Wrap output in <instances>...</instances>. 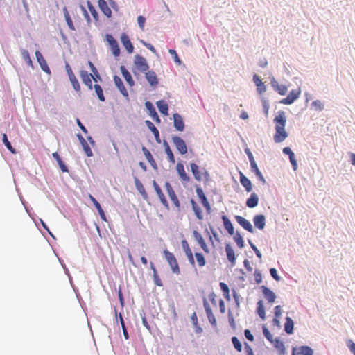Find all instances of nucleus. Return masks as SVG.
<instances>
[{
    "mask_svg": "<svg viewBox=\"0 0 355 355\" xmlns=\"http://www.w3.org/2000/svg\"><path fill=\"white\" fill-rule=\"evenodd\" d=\"M223 243L227 259L230 262V268H231L235 266L238 254H236L234 248L230 241H225Z\"/></svg>",
    "mask_w": 355,
    "mask_h": 355,
    "instance_id": "nucleus-1",
    "label": "nucleus"
},
{
    "mask_svg": "<svg viewBox=\"0 0 355 355\" xmlns=\"http://www.w3.org/2000/svg\"><path fill=\"white\" fill-rule=\"evenodd\" d=\"M163 254L174 274H180V269L175 255L168 250H164Z\"/></svg>",
    "mask_w": 355,
    "mask_h": 355,
    "instance_id": "nucleus-2",
    "label": "nucleus"
},
{
    "mask_svg": "<svg viewBox=\"0 0 355 355\" xmlns=\"http://www.w3.org/2000/svg\"><path fill=\"white\" fill-rule=\"evenodd\" d=\"M259 288L268 304L272 305L275 302L277 295L270 288L266 285H261Z\"/></svg>",
    "mask_w": 355,
    "mask_h": 355,
    "instance_id": "nucleus-3",
    "label": "nucleus"
},
{
    "mask_svg": "<svg viewBox=\"0 0 355 355\" xmlns=\"http://www.w3.org/2000/svg\"><path fill=\"white\" fill-rule=\"evenodd\" d=\"M291 355H314V350L307 345H293Z\"/></svg>",
    "mask_w": 355,
    "mask_h": 355,
    "instance_id": "nucleus-4",
    "label": "nucleus"
},
{
    "mask_svg": "<svg viewBox=\"0 0 355 355\" xmlns=\"http://www.w3.org/2000/svg\"><path fill=\"white\" fill-rule=\"evenodd\" d=\"M282 153L288 157L291 168L293 171H297L298 169V163L295 153L293 151L290 146H285L282 148Z\"/></svg>",
    "mask_w": 355,
    "mask_h": 355,
    "instance_id": "nucleus-5",
    "label": "nucleus"
},
{
    "mask_svg": "<svg viewBox=\"0 0 355 355\" xmlns=\"http://www.w3.org/2000/svg\"><path fill=\"white\" fill-rule=\"evenodd\" d=\"M252 82L256 86V92L258 95L261 96L267 91V85L263 82L261 77L255 73L252 75Z\"/></svg>",
    "mask_w": 355,
    "mask_h": 355,
    "instance_id": "nucleus-6",
    "label": "nucleus"
},
{
    "mask_svg": "<svg viewBox=\"0 0 355 355\" xmlns=\"http://www.w3.org/2000/svg\"><path fill=\"white\" fill-rule=\"evenodd\" d=\"M234 219L236 221V223L245 230L247 232L254 234L256 233V230H254V227L250 223V221L245 218L239 216V215H234Z\"/></svg>",
    "mask_w": 355,
    "mask_h": 355,
    "instance_id": "nucleus-7",
    "label": "nucleus"
},
{
    "mask_svg": "<svg viewBox=\"0 0 355 355\" xmlns=\"http://www.w3.org/2000/svg\"><path fill=\"white\" fill-rule=\"evenodd\" d=\"M286 122L287 118L285 112L283 110H279L273 119L275 129L286 128Z\"/></svg>",
    "mask_w": 355,
    "mask_h": 355,
    "instance_id": "nucleus-8",
    "label": "nucleus"
},
{
    "mask_svg": "<svg viewBox=\"0 0 355 355\" xmlns=\"http://www.w3.org/2000/svg\"><path fill=\"white\" fill-rule=\"evenodd\" d=\"M252 222L254 230H263L266 224V217L262 213L256 214L253 216Z\"/></svg>",
    "mask_w": 355,
    "mask_h": 355,
    "instance_id": "nucleus-9",
    "label": "nucleus"
},
{
    "mask_svg": "<svg viewBox=\"0 0 355 355\" xmlns=\"http://www.w3.org/2000/svg\"><path fill=\"white\" fill-rule=\"evenodd\" d=\"M239 174V181L242 187L245 189L247 193L253 191L254 184L252 181L239 169H238Z\"/></svg>",
    "mask_w": 355,
    "mask_h": 355,
    "instance_id": "nucleus-10",
    "label": "nucleus"
},
{
    "mask_svg": "<svg viewBox=\"0 0 355 355\" xmlns=\"http://www.w3.org/2000/svg\"><path fill=\"white\" fill-rule=\"evenodd\" d=\"M134 64L141 72H146L149 69L146 60L140 55H136L135 56Z\"/></svg>",
    "mask_w": 355,
    "mask_h": 355,
    "instance_id": "nucleus-11",
    "label": "nucleus"
},
{
    "mask_svg": "<svg viewBox=\"0 0 355 355\" xmlns=\"http://www.w3.org/2000/svg\"><path fill=\"white\" fill-rule=\"evenodd\" d=\"M255 314L257 315L262 321L267 318L266 308L263 299H259L256 303Z\"/></svg>",
    "mask_w": 355,
    "mask_h": 355,
    "instance_id": "nucleus-12",
    "label": "nucleus"
},
{
    "mask_svg": "<svg viewBox=\"0 0 355 355\" xmlns=\"http://www.w3.org/2000/svg\"><path fill=\"white\" fill-rule=\"evenodd\" d=\"M275 133L273 135V140L276 144H280L286 140L289 136V133L286 131V128H277L275 129Z\"/></svg>",
    "mask_w": 355,
    "mask_h": 355,
    "instance_id": "nucleus-13",
    "label": "nucleus"
},
{
    "mask_svg": "<svg viewBox=\"0 0 355 355\" xmlns=\"http://www.w3.org/2000/svg\"><path fill=\"white\" fill-rule=\"evenodd\" d=\"M172 141L181 155H185L187 153V147L185 141L181 137L173 136L172 137Z\"/></svg>",
    "mask_w": 355,
    "mask_h": 355,
    "instance_id": "nucleus-14",
    "label": "nucleus"
},
{
    "mask_svg": "<svg viewBox=\"0 0 355 355\" xmlns=\"http://www.w3.org/2000/svg\"><path fill=\"white\" fill-rule=\"evenodd\" d=\"M80 76L82 79L83 83L87 86L89 90L93 89L92 79L96 82V78L93 74L89 73L87 71L81 70L80 71Z\"/></svg>",
    "mask_w": 355,
    "mask_h": 355,
    "instance_id": "nucleus-15",
    "label": "nucleus"
},
{
    "mask_svg": "<svg viewBox=\"0 0 355 355\" xmlns=\"http://www.w3.org/2000/svg\"><path fill=\"white\" fill-rule=\"evenodd\" d=\"M223 229L227 232L226 235L230 236L231 235L235 234L236 231L234 228V225L231 221L230 217L225 214L223 212Z\"/></svg>",
    "mask_w": 355,
    "mask_h": 355,
    "instance_id": "nucleus-16",
    "label": "nucleus"
},
{
    "mask_svg": "<svg viewBox=\"0 0 355 355\" xmlns=\"http://www.w3.org/2000/svg\"><path fill=\"white\" fill-rule=\"evenodd\" d=\"M250 196L245 200V206L250 209L255 208L259 202V197L254 191L250 192Z\"/></svg>",
    "mask_w": 355,
    "mask_h": 355,
    "instance_id": "nucleus-17",
    "label": "nucleus"
},
{
    "mask_svg": "<svg viewBox=\"0 0 355 355\" xmlns=\"http://www.w3.org/2000/svg\"><path fill=\"white\" fill-rule=\"evenodd\" d=\"M106 40L110 46V48L112 51V54L115 57L119 56L120 48H119L117 41L111 35H106Z\"/></svg>",
    "mask_w": 355,
    "mask_h": 355,
    "instance_id": "nucleus-18",
    "label": "nucleus"
},
{
    "mask_svg": "<svg viewBox=\"0 0 355 355\" xmlns=\"http://www.w3.org/2000/svg\"><path fill=\"white\" fill-rule=\"evenodd\" d=\"M165 188H166L167 193H168L169 198H171L172 202L173 203V205L176 207L180 208V201L178 200V198L176 196V194H175V193L172 186L171 185V184L168 182H166L165 183Z\"/></svg>",
    "mask_w": 355,
    "mask_h": 355,
    "instance_id": "nucleus-19",
    "label": "nucleus"
},
{
    "mask_svg": "<svg viewBox=\"0 0 355 355\" xmlns=\"http://www.w3.org/2000/svg\"><path fill=\"white\" fill-rule=\"evenodd\" d=\"M285 322L284 324V331L287 335H293L295 331V321L291 317L286 315L284 318Z\"/></svg>",
    "mask_w": 355,
    "mask_h": 355,
    "instance_id": "nucleus-20",
    "label": "nucleus"
},
{
    "mask_svg": "<svg viewBox=\"0 0 355 355\" xmlns=\"http://www.w3.org/2000/svg\"><path fill=\"white\" fill-rule=\"evenodd\" d=\"M229 237H232L235 242L236 246L239 249H243L245 246L243 234L239 230H236L235 234L231 235Z\"/></svg>",
    "mask_w": 355,
    "mask_h": 355,
    "instance_id": "nucleus-21",
    "label": "nucleus"
},
{
    "mask_svg": "<svg viewBox=\"0 0 355 355\" xmlns=\"http://www.w3.org/2000/svg\"><path fill=\"white\" fill-rule=\"evenodd\" d=\"M120 39L123 47L127 50L128 53H133L134 46L132 42H130L128 35L125 33H123L121 34Z\"/></svg>",
    "mask_w": 355,
    "mask_h": 355,
    "instance_id": "nucleus-22",
    "label": "nucleus"
},
{
    "mask_svg": "<svg viewBox=\"0 0 355 355\" xmlns=\"http://www.w3.org/2000/svg\"><path fill=\"white\" fill-rule=\"evenodd\" d=\"M153 187L155 189V191L157 195V196L159 197V200L161 202V203L163 205V206H164L166 208H168V201L166 199L160 187L157 184V183L156 182L155 180H153Z\"/></svg>",
    "mask_w": 355,
    "mask_h": 355,
    "instance_id": "nucleus-23",
    "label": "nucleus"
},
{
    "mask_svg": "<svg viewBox=\"0 0 355 355\" xmlns=\"http://www.w3.org/2000/svg\"><path fill=\"white\" fill-rule=\"evenodd\" d=\"M153 187L155 189V191L157 195V196L159 197V200L161 202V203L163 205V206H164L166 208H168V201L166 199L160 187L157 184V183L156 182L155 180H153Z\"/></svg>",
    "mask_w": 355,
    "mask_h": 355,
    "instance_id": "nucleus-24",
    "label": "nucleus"
},
{
    "mask_svg": "<svg viewBox=\"0 0 355 355\" xmlns=\"http://www.w3.org/2000/svg\"><path fill=\"white\" fill-rule=\"evenodd\" d=\"M113 80H114V83L116 87L120 91L121 94L126 98H128V92L126 88L125 87L121 78L118 76H114L113 78Z\"/></svg>",
    "mask_w": 355,
    "mask_h": 355,
    "instance_id": "nucleus-25",
    "label": "nucleus"
},
{
    "mask_svg": "<svg viewBox=\"0 0 355 355\" xmlns=\"http://www.w3.org/2000/svg\"><path fill=\"white\" fill-rule=\"evenodd\" d=\"M35 56H36V58H37V60L38 63L40 65L41 69L44 72H46V73L50 74L51 73V70H50V69H49V66L47 64L46 61L45 60V59L42 56V53L39 51H35Z\"/></svg>",
    "mask_w": 355,
    "mask_h": 355,
    "instance_id": "nucleus-26",
    "label": "nucleus"
},
{
    "mask_svg": "<svg viewBox=\"0 0 355 355\" xmlns=\"http://www.w3.org/2000/svg\"><path fill=\"white\" fill-rule=\"evenodd\" d=\"M174 127L178 131H183L184 130V123L182 117L178 113H175L173 116Z\"/></svg>",
    "mask_w": 355,
    "mask_h": 355,
    "instance_id": "nucleus-27",
    "label": "nucleus"
},
{
    "mask_svg": "<svg viewBox=\"0 0 355 355\" xmlns=\"http://www.w3.org/2000/svg\"><path fill=\"white\" fill-rule=\"evenodd\" d=\"M120 71L121 72L122 76L125 78V81L127 82L128 85L130 87H132L135 85V81L130 74V73L127 70V69L125 67V66H121L120 67Z\"/></svg>",
    "mask_w": 355,
    "mask_h": 355,
    "instance_id": "nucleus-28",
    "label": "nucleus"
},
{
    "mask_svg": "<svg viewBox=\"0 0 355 355\" xmlns=\"http://www.w3.org/2000/svg\"><path fill=\"white\" fill-rule=\"evenodd\" d=\"M182 247L185 252V254L187 255L189 262L194 265V259L193 256L192 251L186 240L182 241Z\"/></svg>",
    "mask_w": 355,
    "mask_h": 355,
    "instance_id": "nucleus-29",
    "label": "nucleus"
},
{
    "mask_svg": "<svg viewBox=\"0 0 355 355\" xmlns=\"http://www.w3.org/2000/svg\"><path fill=\"white\" fill-rule=\"evenodd\" d=\"M98 4L103 13L108 18L112 17V10L105 0H98Z\"/></svg>",
    "mask_w": 355,
    "mask_h": 355,
    "instance_id": "nucleus-30",
    "label": "nucleus"
},
{
    "mask_svg": "<svg viewBox=\"0 0 355 355\" xmlns=\"http://www.w3.org/2000/svg\"><path fill=\"white\" fill-rule=\"evenodd\" d=\"M77 137L83 148V150L86 155L87 157H92L93 155V153L86 140L80 134H78Z\"/></svg>",
    "mask_w": 355,
    "mask_h": 355,
    "instance_id": "nucleus-31",
    "label": "nucleus"
},
{
    "mask_svg": "<svg viewBox=\"0 0 355 355\" xmlns=\"http://www.w3.org/2000/svg\"><path fill=\"white\" fill-rule=\"evenodd\" d=\"M204 306H205V310H206V313H207V317L209 318V320L210 323L212 325L216 326V318L214 316V315H213V313L211 312V306L209 304V303H208V302L207 301L206 299H204Z\"/></svg>",
    "mask_w": 355,
    "mask_h": 355,
    "instance_id": "nucleus-32",
    "label": "nucleus"
},
{
    "mask_svg": "<svg viewBox=\"0 0 355 355\" xmlns=\"http://www.w3.org/2000/svg\"><path fill=\"white\" fill-rule=\"evenodd\" d=\"M302 90L300 87L291 89L286 96L291 100V103H294L300 96Z\"/></svg>",
    "mask_w": 355,
    "mask_h": 355,
    "instance_id": "nucleus-33",
    "label": "nucleus"
},
{
    "mask_svg": "<svg viewBox=\"0 0 355 355\" xmlns=\"http://www.w3.org/2000/svg\"><path fill=\"white\" fill-rule=\"evenodd\" d=\"M146 107L148 109L149 115L152 117V119L154 121H155L156 122L159 123L160 122L159 117L155 109L154 108L153 104L150 102L147 101L146 103Z\"/></svg>",
    "mask_w": 355,
    "mask_h": 355,
    "instance_id": "nucleus-34",
    "label": "nucleus"
},
{
    "mask_svg": "<svg viewBox=\"0 0 355 355\" xmlns=\"http://www.w3.org/2000/svg\"><path fill=\"white\" fill-rule=\"evenodd\" d=\"M146 78L151 86H156L158 84V79L155 73L153 71H147L145 74Z\"/></svg>",
    "mask_w": 355,
    "mask_h": 355,
    "instance_id": "nucleus-35",
    "label": "nucleus"
},
{
    "mask_svg": "<svg viewBox=\"0 0 355 355\" xmlns=\"http://www.w3.org/2000/svg\"><path fill=\"white\" fill-rule=\"evenodd\" d=\"M243 150L246 155L248 156V158L249 159L250 162V167L257 164V162L255 161V159L254 157V155L251 152L250 149L248 148L247 144L245 141H243Z\"/></svg>",
    "mask_w": 355,
    "mask_h": 355,
    "instance_id": "nucleus-36",
    "label": "nucleus"
},
{
    "mask_svg": "<svg viewBox=\"0 0 355 355\" xmlns=\"http://www.w3.org/2000/svg\"><path fill=\"white\" fill-rule=\"evenodd\" d=\"M310 109L316 112H321L324 109V103L318 99L313 101L310 104Z\"/></svg>",
    "mask_w": 355,
    "mask_h": 355,
    "instance_id": "nucleus-37",
    "label": "nucleus"
},
{
    "mask_svg": "<svg viewBox=\"0 0 355 355\" xmlns=\"http://www.w3.org/2000/svg\"><path fill=\"white\" fill-rule=\"evenodd\" d=\"M261 326L263 336L266 338V340L269 343H272L275 337L273 336V334L270 331L268 327H267V324H261Z\"/></svg>",
    "mask_w": 355,
    "mask_h": 355,
    "instance_id": "nucleus-38",
    "label": "nucleus"
},
{
    "mask_svg": "<svg viewBox=\"0 0 355 355\" xmlns=\"http://www.w3.org/2000/svg\"><path fill=\"white\" fill-rule=\"evenodd\" d=\"M261 326L263 336L266 338V340L269 343H272L275 337L273 336V334L270 331L268 327H267V324H261Z\"/></svg>",
    "mask_w": 355,
    "mask_h": 355,
    "instance_id": "nucleus-39",
    "label": "nucleus"
},
{
    "mask_svg": "<svg viewBox=\"0 0 355 355\" xmlns=\"http://www.w3.org/2000/svg\"><path fill=\"white\" fill-rule=\"evenodd\" d=\"M193 236L195 240L198 243L200 247L205 250L207 251V245L206 243L202 238V235L196 230L193 232Z\"/></svg>",
    "mask_w": 355,
    "mask_h": 355,
    "instance_id": "nucleus-40",
    "label": "nucleus"
},
{
    "mask_svg": "<svg viewBox=\"0 0 355 355\" xmlns=\"http://www.w3.org/2000/svg\"><path fill=\"white\" fill-rule=\"evenodd\" d=\"M156 105L161 114H164V116H167L168 114V106L164 100L158 101L156 103Z\"/></svg>",
    "mask_w": 355,
    "mask_h": 355,
    "instance_id": "nucleus-41",
    "label": "nucleus"
},
{
    "mask_svg": "<svg viewBox=\"0 0 355 355\" xmlns=\"http://www.w3.org/2000/svg\"><path fill=\"white\" fill-rule=\"evenodd\" d=\"M142 150L144 152V154L146 159L150 163V164L152 166V167L154 168H157L156 162H155L152 154L150 153V152L146 147H143Z\"/></svg>",
    "mask_w": 355,
    "mask_h": 355,
    "instance_id": "nucleus-42",
    "label": "nucleus"
},
{
    "mask_svg": "<svg viewBox=\"0 0 355 355\" xmlns=\"http://www.w3.org/2000/svg\"><path fill=\"white\" fill-rule=\"evenodd\" d=\"M261 104H262L263 114H264V116L266 117H268L269 109H270L269 100L267 98L262 96L261 98Z\"/></svg>",
    "mask_w": 355,
    "mask_h": 355,
    "instance_id": "nucleus-43",
    "label": "nucleus"
},
{
    "mask_svg": "<svg viewBox=\"0 0 355 355\" xmlns=\"http://www.w3.org/2000/svg\"><path fill=\"white\" fill-rule=\"evenodd\" d=\"M191 169L195 178L198 181L202 180V173L200 171L198 166L195 163H191Z\"/></svg>",
    "mask_w": 355,
    "mask_h": 355,
    "instance_id": "nucleus-44",
    "label": "nucleus"
},
{
    "mask_svg": "<svg viewBox=\"0 0 355 355\" xmlns=\"http://www.w3.org/2000/svg\"><path fill=\"white\" fill-rule=\"evenodd\" d=\"M231 341L232 343V345L234 346L235 350L237 352H241L243 350V345L241 340L238 338L237 336H233L231 338Z\"/></svg>",
    "mask_w": 355,
    "mask_h": 355,
    "instance_id": "nucleus-45",
    "label": "nucleus"
},
{
    "mask_svg": "<svg viewBox=\"0 0 355 355\" xmlns=\"http://www.w3.org/2000/svg\"><path fill=\"white\" fill-rule=\"evenodd\" d=\"M146 125L148 126V128L151 130V132L153 133L154 136H155V139L157 141H160V139H159V130L158 129L153 125V123L152 122H150V121H146Z\"/></svg>",
    "mask_w": 355,
    "mask_h": 355,
    "instance_id": "nucleus-46",
    "label": "nucleus"
},
{
    "mask_svg": "<svg viewBox=\"0 0 355 355\" xmlns=\"http://www.w3.org/2000/svg\"><path fill=\"white\" fill-rule=\"evenodd\" d=\"M263 275L262 272L259 268H255L254 271V284L259 285L262 283Z\"/></svg>",
    "mask_w": 355,
    "mask_h": 355,
    "instance_id": "nucleus-47",
    "label": "nucleus"
},
{
    "mask_svg": "<svg viewBox=\"0 0 355 355\" xmlns=\"http://www.w3.org/2000/svg\"><path fill=\"white\" fill-rule=\"evenodd\" d=\"M177 171L178 172V174H179L180 178L182 180L189 181V178L187 175V173L184 171V166L182 164L179 163L177 164Z\"/></svg>",
    "mask_w": 355,
    "mask_h": 355,
    "instance_id": "nucleus-48",
    "label": "nucleus"
},
{
    "mask_svg": "<svg viewBox=\"0 0 355 355\" xmlns=\"http://www.w3.org/2000/svg\"><path fill=\"white\" fill-rule=\"evenodd\" d=\"M63 12H64V18H65L66 22H67L69 28L71 31H74L75 30V27H74L73 21H72V19H71V18L70 17V15H69L68 10H67V9L66 8H64Z\"/></svg>",
    "mask_w": 355,
    "mask_h": 355,
    "instance_id": "nucleus-49",
    "label": "nucleus"
},
{
    "mask_svg": "<svg viewBox=\"0 0 355 355\" xmlns=\"http://www.w3.org/2000/svg\"><path fill=\"white\" fill-rule=\"evenodd\" d=\"M270 344L276 349H278L285 345L284 340L280 336L275 337L274 340L272 343H270Z\"/></svg>",
    "mask_w": 355,
    "mask_h": 355,
    "instance_id": "nucleus-50",
    "label": "nucleus"
},
{
    "mask_svg": "<svg viewBox=\"0 0 355 355\" xmlns=\"http://www.w3.org/2000/svg\"><path fill=\"white\" fill-rule=\"evenodd\" d=\"M248 243H249L251 249L254 251L256 257L260 259L261 261L262 259V254L261 251L258 249V248L255 245V244L252 242V241L250 239H247Z\"/></svg>",
    "mask_w": 355,
    "mask_h": 355,
    "instance_id": "nucleus-51",
    "label": "nucleus"
},
{
    "mask_svg": "<svg viewBox=\"0 0 355 355\" xmlns=\"http://www.w3.org/2000/svg\"><path fill=\"white\" fill-rule=\"evenodd\" d=\"M232 295L234 299V302L235 304V307L239 308L240 306V297L241 295L236 288H232Z\"/></svg>",
    "mask_w": 355,
    "mask_h": 355,
    "instance_id": "nucleus-52",
    "label": "nucleus"
},
{
    "mask_svg": "<svg viewBox=\"0 0 355 355\" xmlns=\"http://www.w3.org/2000/svg\"><path fill=\"white\" fill-rule=\"evenodd\" d=\"M227 315H228V321H229L230 327L232 329L235 330L236 329V321L234 319V314H233L231 309H230V308L228 309Z\"/></svg>",
    "mask_w": 355,
    "mask_h": 355,
    "instance_id": "nucleus-53",
    "label": "nucleus"
},
{
    "mask_svg": "<svg viewBox=\"0 0 355 355\" xmlns=\"http://www.w3.org/2000/svg\"><path fill=\"white\" fill-rule=\"evenodd\" d=\"M164 146H165V152L167 155L168 161L172 164H175V159L173 153L170 148V146H168L167 142L164 143Z\"/></svg>",
    "mask_w": 355,
    "mask_h": 355,
    "instance_id": "nucleus-54",
    "label": "nucleus"
},
{
    "mask_svg": "<svg viewBox=\"0 0 355 355\" xmlns=\"http://www.w3.org/2000/svg\"><path fill=\"white\" fill-rule=\"evenodd\" d=\"M269 272L271 277L276 282H279L283 280V278L279 275L278 271L275 268H270Z\"/></svg>",
    "mask_w": 355,
    "mask_h": 355,
    "instance_id": "nucleus-55",
    "label": "nucleus"
},
{
    "mask_svg": "<svg viewBox=\"0 0 355 355\" xmlns=\"http://www.w3.org/2000/svg\"><path fill=\"white\" fill-rule=\"evenodd\" d=\"M191 205H192V207H193V211H194L196 217L200 220L202 219L203 216H202L201 209H200V207H198L197 203L194 200H192Z\"/></svg>",
    "mask_w": 355,
    "mask_h": 355,
    "instance_id": "nucleus-56",
    "label": "nucleus"
},
{
    "mask_svg": "<svg viewBox=\"0 0 355 355\" xmlns=\"http://www.w3.org/2000/svg\"><path fill=\"white\" fill-rule=\"evenodd\" d=\"M288 86L284 84H279L277 89L275 90L278 94L285 96L288 93Z\"/></svg>",
    "mask_w": 355,
    "mask_h": 355,
    "instance_id": "nucleus-57",
    "label": "nucleus"
},
{
    "mask_svg": "<svg viewBox=\"0 0 355 355\" xmlns=\"http://www.w3.org/2000/svg\"><path fill=\"white\" fill-rule=\"evenodd\" d=\"M69 80H70L73 89L76 92H80V86L79 82H78L77 78L76 77V76L75 75L71 76L70 77H69Z\"/></svg>",
    "mask_w": 355,
    "mask_h": 355,
    "instance_id": "nucleus-58",
    "label": "nucleus"
},
{
    "mask_svg": "<svg viewBox=\"0 0 355 355\" xmlns=\"http://www.w3.org/2000/svg\"><path fill=\"white\" fill-rule=\"evenodd\" d=\"M21 55L22 58L27 63V64L28 66H30V67H33V62H32V60H31V58L30 57L28 51L27 50H26V49H23L21 51Z\"/></svg>",
    "mask_w": 355,
    "mask_h": 355,
    "instance_id": "nucleus-59",
    "label": "nucleus"
},
{
    "mask_svg": "<svg viewBox=\"0 0 355 355\" xmlns=\"http://www.w3.org/2000/svg\"><path fill=\"white\" fill-rule=\"evenodd\" d=\"M135 186L139 191V192L144 197H147V193L146 192V190L142 184V183L137 179L135 178Z\"/></svg>",
    "mask_w": 355,
    "mask_h": 355,
    "instance_id": "nucleus-60",
    "label": "nucleus"
},
{
    "mask_svg": "<svg viewBox=\"0 0 355 355\" xmlns=\"http://www.w3.org/2000/svg\"><path fill=\"white\" fill-rule=\"evenodd\" d=\"M94 88L95 89V92L97 94V96L98 98V99L101 101H105V96H104V94H103V89L101 87V85H98V84H95L94 85Z\"/></svg>",
    "mask_w": 355,
    "mask_h": 355,
    "instance_id": "nucleus-61",
    "label": "nucleus"
},
{
    "mask_svg": "<svg viewBox=\"0 0 355 355\" xmlns=\"http://www.w3.org/2000/svg\"><path fill=\"white\" fill-rule=\"evenodd\" d=\"M2 141L3 143L5 144V146H6V148L12 153H16V150L12 146V145L10 144V141H8V137H7V135L6 133H3L2 135Z\"/></svg>",
    "mask_w": 355,
    "mask_h": 355,
    "instance_id": "nucleus-62",
    "label": "nucleus"
},
{
    "mask_svg": "<svg viewBox=\"0 0 355 355\" xmlns=\"http://www.w3.org/2000/svg\"><path fill=\"white\" fill-rule=\"evenodd\" d=\"M243 349L245 355H254L252 346L246 341H243Z\"/></svg>",
    "mask_w": 355,
    "mask_h": 355,
    "instance_id": "nucleus-63",
    "label": "nucleus"
},
{
    "mask_svg": "<svg viewBox=\"0 0 355 355\" xmlns=\"http://www.w3.org/2000/svg\"><path fill=\"white\" fill-rule=\"evenodd\" d=\"M346 346L349 349V352L353 355H355V342L352 339L348 338L346 340Z\"/></svg>",
    "mask_w": 355,
    "mask_h": 355,
    "instance_id": "nucleus-64",
    "label": "nucleus"
}]
</instances>
